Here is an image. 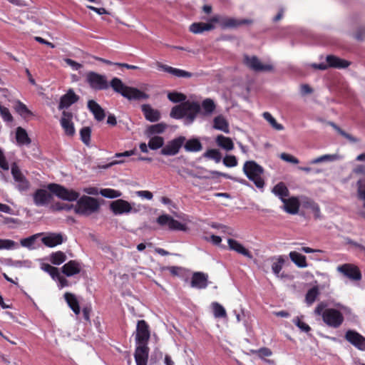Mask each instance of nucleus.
I'll list each match as a JSON object with an SVG mask.
<instances>
[{"label":"nucleus","instance_id":"obj_10","mask_svg":"<svg viewBox=\"0 0 365 365\" xmlns=\"http://www.w3.org/2000/svg\"><path fill=\"white\" fill-rule=\"evenodd\" d=\"M185 137L179 136L167 143L160 150V154L166 156H173L177 155L181 147L185 142Z\"/></svg>","mask_w":365,"mask_h":365},{"label":"nucleus","instance_id":"obj_40","mask_svg":"<svg viewBox=\"0 0 365 365\" xmlns=\"http://www.w3.org/2000/svg\"><path fill=\"white\" fill-rule=\"evenodd\" d=\"M213 128L217 130H222L225 133L228 132L227 123L224 117L218 115L213 120Z\"/></svg>","mask_w":365,"mask_h":365},{"label":"nucleus","instance_id":"obj_57","mask_svg":"<svg viewBox=\"0 0 365 365\" xmlns=\"http://www.w3.org/2000/svg\"><path fill=\"white\" fill-rule=\"evenodd\" d=\"M335 159H336V158L333 155H322L320 157L313 159L311 161V163L312 164H317V163H322L324 161H332Z\"/></svg>","mask_w":365,"mask_h":365},{"label":"nucleus","instance_id":"obj_4","mask_svg":"<svg viewBox=\"0 0 365 365\" xmlns=\"http://www.w3.org/2000/svg\"><path fill=\"white\" fill-rule=\"evenodd\" d=\"M244 172L249 180L252 181L257 187L263 188L264 181L262 178L264 169L255 161H247L244 165Z\"/></svg>","mask_w":365,"mask_h":365},{"label":"nucleus","instance_id":"obj_63","mask_svg":"<svg viewBox=\"0 0 365 365\" xmlns=\"http://www.w3.org/2000/svg\"><path fill=\"white\" fill-rule=\"evenodd\" d=\"M205 240L211 242L215 245H218L222 242L221 237L215 235L206 236L205 237Z\"/></svg>","mask_w":365,"mask_h":365},{"label":"nucleus","instance_id":"obj_23","mask_svg":"<svg viewBox=\"0 0 365 365\" xmlns=\"http://www.w3.org/2000/svg\"><path fill=\"white\" fill-rule=\"evenodd\" d=\"M190 285L193 288L202 289L208 285V276L203 272H195L191 278Z\"/></svg>","mask_w":365,"mask_h":365},{"label":"nucleus","instance_id":"obj_35","mask_svg":"<svg viewBox=\"0 0 365 365\" xmlns=\"http://www.w3.org/2000/svg\"><path fill=\"white\" fill-rule=\"evenodd\" d=\"M168 125L164 123H159L157 124L149 125L145 130V134L148 136H151L157 134H161L165 132Z\"/></svg>","mask_w":365,"mask_h":365},{"label":"nucleus","instance_id":"obj_54","mask_svg":"<svg viewBox=\"0 0 365 365\" xmlns=\"http://www.w3.org/2000/svg\"><path fill=\"white\" fill-rule=\"evenodd\" d=\"M284 263V259L282 256H279L277 258V261L274 262L272 265V269L274 274L278 275L282 269V266Z\"/></svg>","mask_w":365,"mask_h":365},{"label":"nucleus","instance_id":"obj_61","mask_svg":"<svg viewBox=\"0 0 365 365\" xmlns=\"http://www.w3.org/2000/svg\"><path fill=\"white\" fill-rule=\"evenodd\" d=\"M259 357L264 358L265 356H270L272 354L271 349L267 347H262L255 351Z\"/></svg>","mask_w":365,"mask_h":365},{"label":"nucleus","instance_id":"obj_47","mask_svg":"<svg viewBox=\"0 0 365 365\" xmlns=\"http://www.w3.org/2000/svg\"><path fill=\"white\" fill-rule=\"evenodd\" d=\"M330 125L334 128L335 130L337 131V133L341 135V136L344 137L347 140H349L351 143H358L359 142V139L357 138H355L352 136L351 135L347 133L344 130H343L341 128H340L337 125H336L334 123H330Z\"/></svg>","mask_w":365,"mask_h":365},{"label":"nucleus","instance_id":"obj_44","mask_svg":"<svg viewBox=\"0 0 365 365\" xmlns=\"http://www.w3.org/2000/svg\"><path fill=\"white\" fill-rule=\"evenodd\" d=\"M170 115L171 118L175 119H180L185 117L182 103L180 105L174 106L170 111Z\"/></svg>","mask_w":365,"mask_h":365},{"label":"nucleus","instance_id":"obj_14","mask_svg":"<svg viewBox=\"0 0 365 365\" xmlns=\"http://www.w3.org/2000/svg\"><path fill=\"white\" fill-rule=\"evenodd\" d=\"M337 270L349 279L354 281L361 279V272L359 268L353 264H344L337 267Z\"/></svg>","mask_w":365,"mask_h":365},{"label":"nucleus","instance_id":"obj_48","mask_svg":"<svg viewBox=\"0 0 365 365\" xmlns=\"http://www.w3.org/2000/svg\"><path fill=\"white\" fill-rule=\"evenodd\" d=\"M203 156L205 158L212 159L215 161V163H220L222 159V155L219 150L216 149H210L207 150L204 154Z\"/></svg>","mask_w":365,"mask_h":365},{"label":"nucleus","instance_id":"obj_9","mask_svg":"<svg viewBox=\"0 0 365 365\" xmlns=\"http://www.w3.org/2000/svg\"><path fill=\"white\" fill-rule=\"evenodd\" d=\"M156 222L162 227H168L169 230L185 231L187 226L185 224L175 220L173 217L168 214L160 215L156 219Z\"/></svg>","mask_w":365,"mask_h":365},{"label":"nucleus","instance_id":"obj_39","mask_svg":"<svg viewBox=\"0 0 365 365\" xmlns=\"http://www.w3.org/2000/svg\"><path fill=\"white\" fill-rule=\"evenodd\" d=\"M164 145V138L161 136L155 135L150 138L148 145L151 150H155L160 148H163Z\"/></svg>","mask_w":365,"mask_h":365},{"label":"nucleus","instance_id":"obj_6","mask_svg":"<svg viewBox=\"0 0 365 365\" xmlns=\"http://www.w3.org/2000/svg\"><path fill=\"white\" fill-rule=\"evenodd\" d=\"M322 320L328 327L337 329L343 324L344 317L339 310L327 308L323 312Z\"/></svg>","mask_w":365,"mask_h":365},{"label":"nucleus","instance_id":"obj_52","mask_svg":"<svg viewBox=\"0 0 365 365\" xmlns=\"http://www.w3.org/2000/svg\"><path fill=\"white\" fill-rule=\"evenodd\" d=\"M251 19H237L234 18H230V28L238 27L242 25H249L252 24Z\"/></svg>","mask_w":365,"mask_h":365},{"label":"nucleus","instance_id":"obj_26","mask_svg":"<svg viewBox=\"0 0 365 365\" xmlns=\"http://www.w3.org/2000/svg\"><path fill=\"white\" fill-rule=\"evenodd\" d=\"M141 110L145 118L150 122L158 121L161 117L160 112L157 109L153 108L149 104L143 105Z\"/></svg>","mask_w":365,"mask_h":365},{"label":"nucleus","instance_id":"obj_2","mask_svg":"<svg viewBox=\"0 0 365 365\" xmlns=\"http://www.w3.org/2000/svg\"><path fill=\"white\" fill-rule=\"evenodd\" d=\"M99 209L100 204L98 200L88 195H83L79 197L74 206L76 214L86 217L98 212Z\"/></svg>","mask_w":365,"mask_h":365},{"label":"nucleus","instance_id":"obj_15","mask_svg":"<svg viewBox=\"0 0 365 365\" xmlns=\"http://www.w3.org/2000/svg\"><path fill=\"white\" fill-rule=\"evenodd\" d=\"M345 339L360 351H365V337L354 330H348Z\"/></svg>","mask_w":365,"mask_h":365},{"label":"nucleus","instance_id":"obj_45","mask_svg":"<svg viewBox=\"0 0 365 365\" xmlns=\"http://www.w3.org/2000/svg\"><path fill=\"white\" fill-rule=\"evenodd\" d=\"M15 110L22 117L26 118L29 115H32V112L29 110L27 106L23 103L21 101H17L16 106H15Z\"/></svg>","mask_w":365,"mask_h":365},{"label":"nucleus","instance_id":"obj_36","mask_svg":"<svg viewBox=\"0 0 365 365\" xmlns=\"http://www.w3.org/2000/svg\"><path fill=\"white\" fill-rule=\"evenodd\" d=\"M184 148L187 152H199L202 149V145L200 141L197 138L190 139L185 140Z\"/></svg>","mask_w":365,"mask_h":365},{"label":"nucleus","instance_id":"obj_42","mask_svg":"<svg viewBox=\"0 0 365 365\" xmlns=\"http://www.w3.org/2000/svg\"><path fill=\"white\" fill-rule=\"evenodd\" d=\"M99 193L103 197L110 199L117 198L122 195V192L120 191L111 188L101 189Z\"/></svg>","mask_w":365,"mask_h":365},{"label":"nucleus","instance_id":"obj_43","mask_svg":"<svg viewBox=\"0 0 365 365\" xmlns=\"http://www.w3.org/2000/svg\"><path fill=\"white\" fill-rule=\"evenodd\" d=\"M319 294L317 287H314L308 290L305 296V301L308 305L312 304Z\"/></svg>","mask_w":365,"mask_h":365},{"label":"nucleus","instance_id":"obj_24","mask_svg":"<svg viewBox=\"0 0 365 365\" xmlns=\"http://www.w3.org/2000/svg\"><path fill=\"white\" fill-rule=\"evenodd\" d=\"M157 66L159 69H161L163 71L172 74L173 76H175L176 77L191 78L193 76V74L190 72L180 68H173L159 62L157 63Z\"/></svg>","mask_w":365,"mask_h":365},{"label":"nucleus","instance_id":"obj_5","mask_svg":"<svg viewBox=\"0 0 365 365\" xmlns=\"http://www.w3.org/2000/svg\"><path fill=\"white\" fill-rule=\"evenodd\" d=\"M47 189L59 199L66 201H76L80 196L78 192L72 189H67L64 186L56 183H49L47 185Z\"/></svg>","mask_w":365,"mask_h":365},{"label":"nucleus","instance_id":"obj_51","mask_svg":"<svg viewBox=\"0 0 365 365\" xmlns=\"http://www.w3.org/2000/svg\"><path fill=\"white\" fill-rule=\"evenodd\" d=\"M168 98L173 103H183L186 99V96L181 93L170 92L168 94Z\"/></svg>","mask_w":365,"mask_h":365},{"label":"nucleus","instance_id":"obj_38","mask_svg":"<svg viewBox=\"0 0 365 365\" xmlns=\"http://www.w3.org/2000/svg\"><path fill=\"white\" fill-rule=\"evenodd\" d=\"M67 257L66 254L61 251L52 252L49 255V260L51 264L54 265H60L66 260Z\"/></svg>","mask_w":365,"mask_h":365},{"label":"nucleus","instance_id":"obj_11","mask_svg":"<svg viewBox=\"0 0 365 365\" xmlns=\"http://www.w3.org/2000/svg\"><path fill=\"white\" fill-rule=\"evenodd\" d=\"M150 332L148 323L142 319L138 321L135 331V342L137 344H148Z\"/></svg>","mask_w":365,"mask_h":365},{"label":"nucleus","instance_id":"obj_64","mask_svg":"<svg viewBox=\"0 0 365 365\" xmlns=\"http://www.w3.org/2000/svg\"><path fill=\"white\" fill-rule=\"evenodd\" d=\"M326 307H327V304L325 302H322L319 303L314 309V314L316 315L322 317L323 312L325 309H327Z\"/></svg>","mask_w":365,"mask_h":365},{"label":"nucleus","instance_id":"obj_28","mask_svg":"<svg viewBox=\"0 0 365 365\" xmlns=\"http://www.w3.org/2000/svg\"><path fill=\"white\" fill-rule=\"evenodd\" d=\"M326 61L329 68H345L351 64L350 61L340 58L334 55H328L326 58Z\"/></svg>","mask_w":365,"mask_h":365},{"label":"nucleus","instance_id":"obj_32","mask_svg":"<svg viewBox=\"0 0 365 365\" xmlns=\"http://www.w3.org/2000/svg\"><path fill=\"white\" fill-rule=\"evenodd\" d=\"M272 193L277 196L281 201L289 196V191L286 185L283 182H280L275 185L272 190Z\"/></svg>","mask_w":365,"mask_h":365},{"label":"nucleus","instance_id":"obj_33","mask_svg":"<svg viewBox=\"0 0 365 365\" xmlns=\"http://www.w3.org/2000/svg\"><path fill=\"white\" fill-rule=\"evenodd\" d=\"M16 140L19 145H29L31 142L26 130L21 127H18L16 128Z\"/></svg>","mask_w":365,"mask_h":365},{"label":"nucleus","instance_id":"obj_53","mask_svg":"<svg viewBox=\"0 0 365 365\" xmlns=\"http://www.w3.org/2000/svg\"><path fill=\"white\" fill-rule=\"evenodd\" d=\"M16 247V243L9 239H0V250H13Z\"/></svg>","mask_w":365,"mask_h":365},{"label":"nucleus","instance_id":"obj_12","mask_svg":"<svg viewBox=\"0 0 365 365\" xmlns=\"http://www.w3.org/2000/svg\"><path fill=\"white\" fill-rule=\"evenodd\" d=\"M244 63L248 68L256 72L271 71L273 70L272 65L262 63L259 59L255 56H249L245 55L244 57Z\"/></svg>","mask_w":365,"mask_h":365},{"label":"nucleus","instance_id":"obj_27","mask_svg":"<svg viewBox=\"0 0 365 365\" xmlns=\"http://www.w3.org/2000/svg\"><path fill=\"white\" fill-rule=\"evenodd\" d=\"M230 250L235 251L248 259H252L253 257L252 252L248 249L234 239L230 238Z\"/></svg>","mask_w":365,"mask_h":365},{"label":"nucleus","instance_id":"obj_20","mask_svg":"<svg viewBox=\"0 0 365 365\" xmlns=\"http://www.w3.org/2000/svg\"><path fill=\"white\" fill-rule=\"evenodd\" d=\"M66 240V237H64L62 234L55 232L48 233L41 239L42 243L48 247L61 245Z\"/></svg>","mask_w":365,"mask_h":365},{"label":"nucleus","instance_id":"obj_1","mask_svg":"<svg viewBox=\"0 0 365 365\" xmlns=\"http://www.w3.org/2000/svg\"><path fill=\"white\" fill-rule=\"evenodd\" d=\"M110 86L115 92L120 93L122 96L128 100L148 99L149 98L147 93L139 89L125 86L123 81L117 77L112 78L110 82Z\"/></svg>","mask_w":365,"mask_h":365},{"label":"nucleus","instance_id":"obj_30","mask_svg":"<svg viewBox=\"0 0 365 365\" xmlns=\"http://www.w3.org/2000/svg\"><path fill=\"white\" fill-rule=\"evenodd\" d=\"M300 206L303 208L311 210L315 218L320 217V208L319 205L311 198L308 197H302L300 200Z\"/></svg>","mask_w":365,"mask_h":365},{"label":"nucleus","instance_id":"obj_8","mask_svg":"<svg viewBox=\"0 0 365 365\" xmlns=\"http://www.w3.org/2000/svg\"><path fill=\"white\" fill-rule=\"evenodd\" d=\"M86 82L90 87L96 91L106 90L109 87L106 76L94 71H90L86 74Z\"/></svg>","mask_w":365,"mask_h":365},{"label":"nucleus","instance_id":"obj_41","mask_svg":"<svg viewBox=\"0 0 365 365\" xmlns=\"http://www.w3.org/2000/svg\"><path fill=\"white\" fill-rule=\"evenodd\" d=\"M203 114L206 115H211L215 109V104L210 98H206L202 103Z\"/></svg>","mask_w":365,"mask_h":365},{"label":"nucleus","instance_id":"obj_31","mask_svg":"<svg viewBox=\"0 0 365 365\" xmlns=\"http://www.w3.org/2000/svg\"><path fill=\"white\" fill-rule=\"evenodd\" d=\"M64 299L67 302L68 307L72 309V311L76 314H79L81 312V309L79 306V302L74 294L66 292L64 294Z\"/></svg>","mask_w":365,"mask_h":365},{"label":"nucleus","instance_id":"obj_50","mask_svg":"<svg viewBox=\"0 0 365 365\" xmlns=\"http://www.w3.org/2000/svg\"><path fill=\"white\" fill-rule=\"evenodd\" d=\"M91 129L90 127H83L80 130L81 140L82 142L88 145L91 141Z\"/></svg>","mask_w":365,"mask_h":365},{"label":"nucleus","instance_id":"obj_55","mask_svg":"<svg viewBox=\"0 0 365 365\" xmlns=\"http://www.w3.org/2000/svg\"><path fill=\"white\" fill-rule=\"evenodd\" d=\"M38 235H34L26 238H24L21 240V245L25 247L31 248L36 239Z\"/></svg>","mask_w":365,"mask_h":365},{"label":"nucleus","instance_id":"obj_22","mask_svg":"<svg viewBox=\"0 0 365 365\" xmlns=\"http://www.w3.org/2000/svg\"><path fill=\"white\" fill-rule=\"evenodd\" d=\"M81 263L77 260H70L61 267V272L66 277H72L81 272Z\"/></svg>","mask_w":365,"mask_h":365},{"label":"nucleus","instance_id":"obj_16","mask_svg":"<svg viewBox=\"0 0 365 365\" xmlns=\"http://www.w3.org/2000/svg\"><path fill=\"white\" fill-rule=\"evenodd\" d=\"M32 196L34 202L37 207L47 205L53 198L51 192L44 189H37Z\"/></svg>","mask_w":365,"mask_h":365},{"label":"nucleus","instance_id":"obj_3","mask_svg":"<svg viewBox=\"0 0 365 365\" xmlns=\"http://www.w3.org/2000/svg\"><path fill=\"white\" fill-rule=\"evenodd\" d=\"M145 209V206L135 202H129L123 199L114 200L110 204V210L115 215L138 213Z\"/></svg>","mask_w":365,"mask_h":365},{"label":"nucleus","instance_id":"obj_21","mask_svg":"<svg viewBox=\"0 0 365 365\" xmlns=\"http://www.w3.org/2000/svg\"><path fill=\"white\" fill-rule=\"evenodd\" d=\"M79 100V96L75 93L73 89H69L67 93L63 95L58 103V110L68 108Z\"/></svg>","mask_w":365,"mask_h":365},{"label":"nucleus","instance_id":"obj_46","mask_svg":"<svg viewBox=\"0 0 365 365\" xmlns=\"http://www.w3.org/2000/svg\"><path fill=\"white\" fill-rule=\"evenodd\" d=\"M212 309L213 312V314L216 318H221L226 317V310L219 303L213 302L212 304Z\"/></svg>","mask_w":365,"mask_h":365},{"label":"nucleus","instance_id":"obj_13","mask_svg":"<svg viewBox=\"0 0 365 365\" xmlns=\"http://www.w3.org/2000/svg\"><path fill=\"white\" fill-rule=\"evenodd\" d=\"M217 22H219V18L217 16H214L206 23H192L189 27V31L195 34H202L205 31L213 30L215 28V24Z\"/></svg>","mask_w":365,"mask_h":365},{"label":"nucleus","instance_id":"obj_56","mask_svg":"<svg viewBox=\"0 0 365 365\" xmlns=\"http://www.w3.org/2000/svg\"><path fill=\"white\" fill-rule=\"evenodd\" d=\"M74 206L75 205H73L57 202L52 206V210L53 211H61L63 210L68 211L71 210L72 208L74 209Z\"/></svg>","mask_w":365,"mask_h":365},{"label":"nucleus","instance_id":"obj_59","mask_svg":"<svg viewBox=\"0 0 365 365\" xmlns=\"http://www.w3.org/2000/svg\"><path fill=\"white\" fill-rule=\"evenodd\" d=\"M293 322L303 331L309 332L311 330L310 327L298 317L293 320Z\"/></svg>","mask_w":365,"mask_h":365},{"label":"nucleus","instance_id":"obj_17","mask_svg":"<svg viewBox=\"0 0 365 365\" xmlns=\"http://www.w3.org/2000/svg\"><path fill=\"white\" fill-rule=\"evenodd\" d=\"M182 104L187 120L190 123H192L200 110V104L197 102L189 101L183 102Z\"/></svg>","mask_w":365,"mask_h":365},{"label":"nucleus","instance_id":"obj_34","mask_svg":"<svg viewBox=\"0 0 365 365\" xmlns=\"http://www.w3.org/2000/svg\"><path fill=\"white\" fill-rule=\"evenodd\" d=\"M291 260L299 267L304 268L307 267L306 257L296 251L289 252Z\"/></svg>","mask_w":365,"mask_h":365},{"label":"nucleus","instance_id":"obj_60","mask_svg":"<svg viewBox=\"0 0 365 365\" xmlns=\"http://www.w3.org/2000/svg\"><path fill=\"white\" fill-rule=\"evenodd\" d=\"M280 158L282 160L293 164H298L299 162V160L294 156L285 153H282L280 155Z\"/></svg>","mask_w":365,"mask_h":365},{"label":"nucleus","instance_id":"obj_49","mask_svg":"<svg viewBox=\"0 0 365 365\" xmlns=\"http://www.w3.org/2000/svg\"><path fill=\"white\" fill-rule=\"evenodd\" d=\"M262 115L264 118L267 120L275 130H282L284 129L283 125L280 123H278L274 118H273V116L269 112L263 113Z\"/></svg>","mask_w":365,"mask_h":365},{"label":"nucleus","instance_id":"obj_18","mask_svg":"<svg viewBox=\"0 0 365 365\" xmlns=\"http://www.w3.org/2000/svg\"><path fill=\"white\" fill-rule=\"evenodd\" d=\"M148 354V344H137L134 354L136 365H147Z\"/></svg>","mask_w":365,"mask_h":365},{"label":"nucleus","instance_id":"obj_19","mask_svg":"<svg viewBox=\"0 0 365 365\" xmlns=\"http://www.w3.org/2000/svg\"><path fill=\"white\" fill-rule=\"evenodd\" d=\"M73 115L70 112L63 111L60 120L61 125L64 130L65 133L68 136H73L75 134V128L72 122Z\"/></svg>","mask_w":365,"mask_h":365},{"label":"nucleus","instance_id":"obj_58","mask_svg":"<svg viewBox=\"0 0 365 365\" xmlns=\"http://www.w3.org/2000/svg\"><path fill=\"white\" fill-rule=\"evenodd\" d=\"M216 143L219 147L228 150V138L219 135L216 138Z\"/></svg>","mask_w":365,"mask_h":365},{"label":"nucleus","instance_id":"obj_7","mask_svg":"<svg viewBox=\"0 0 365 365\" xmlns=\"http://www.w3.org/2000/svg\"><path fill=\"white\" fill-rule=\"evenodd\" d=\"M11 173L14 180L16 188L21 192H27L31 187L30 182L22 173L16 163L11 165Z\"/></svg>","mask_w":365,"mask_h":365},{"label":"nucleus","instance_id":"obj_37","mask_svg":"<svg viewBox=\"0 0 365 365\" xmlns=\"http://www.w3.org/2000/svg\"><path fill=\"white\" fill-rule=\"evenodd\" d=\"M200 171L198 173V175L189 173V175L193 178H210L211 176H227L226 174L220 173L218 171H210L207 170L203 168H199Z\"/></svg>","mask_w":365,"mask_h":365},{"label":"nucleus","instance_id":"obj_25","mask_svg":"<svg viewBox=\"0 0 365 365\" xmlns=\"http://www.w3.org/2000/svg\"><path fill=\"white\" fill-rule=\"evenodd\" d=\"M284 204L283 209L289 214L295 215L299 212L300 200L297 197H291L282 201Z\"/></svg>","mask_w":365,"mask_h":365},{"label":"nucleus","instance_id":"obj_29","mask_svg":"<svg viewBox=\"0 0 365 365\" xmlns=\"http://www.w3.org/2000/svg\"><path fill=\"white\" fill-rule=\"evenodd\" d=\"M88 108L93 113L96 120L102 121L105 118V110L94 100H89L88 101Z\"/></svg>","mask_w":365,"mask_h":365},{"label":"nucleus","instance_id":"obj_62","mask_svg":"<svg viewBox=\"0 0 365 365\" xmlns=\"http://www.w3.org/2000/svg\"><path fill=\"white\" fill-rule=\"evenodd\" d=\"M135 194L140 197L145 198L147 200H152L153 195L151 192L148 190H139L136 191Z\"/></svg>","mask_w":365,"mask_h":365}]
</instances>
